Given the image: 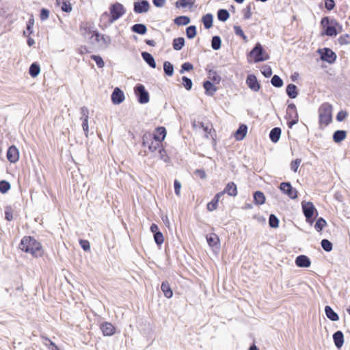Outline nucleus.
I'll use <instances>...</instances> for the list:
<instances>
[{
	"instance_id": "obj_19",
	"label": "nucleus",
	"mask_w": 350,
	"mask_h": 350,
	"mask_svg": "<svg viewBox=\"0 0 350 350\" xmlns=\"http://www.w3.org/2000/svg\"><path fill=\"white\" fill-rule=\"evenodd\" d=\"M224 191V193H226L228 195L234 197L237 195V185L234 183L230 182L226 185Z\"/></svg>"
},
{
	"instance_id": "obj_30",
	"label": "nucleus",
	"mask_w": 350,
	"mask_h": 350,
	"mask_svg": "<svg viewBox=\"0 0 350 350\" xmlns=\"http://www.w3.org/2000/svg\"><path fill=\"white\" fill-rule=\"evenodd\" d=\"M203 86L205 89L206 93L208 95H213L217 90L215 86L209 81H205Z\"/></svg>"
},
{
	"instance_id": "obj_44",
	"label": "nucleus",
	"mask_w": 350,
	"mask_h": 350,
	"mask_svg": "<svg viewBox=\"0 0 350 350\" xmlns=\"http://www.w3.org/2000/svg\"><path fill=\"white\" fill-rule=\"evenodd\" d=\"M271 84L276 87V88H280L283 85V81L281 79V78L278 75H274L271 80Z\"/></svg>"
},
{
	"instance_id": "obj_53",
	"label": "nucleus",
	"mask_w": 350,
	"mask_h": 350,
	"mask_svg": "<svg viewBox=\"0 0 350 350\" xmlns=\"http://www.w3.org/2000/svg\"><path fill=\"white\" fill-rule=\"evenodd\" d=\"M183 85L186 88V90H189L192 87V81L190 79L187 77H183Z\"/></svg>"
},
{
	"instance_id": "obj_18",
	"label": "nucleus",
	"mask_w": 350,
	"mask_h": 350,
	"mask_svg": "<svg viewBox=\"0 0 350 350\" xmlns=\"http://www.w3.org/2000/svg\"><path fill=\"white\" fill-rule=\"evenodd\" d=\"M333 340L336 347L340 349L344 344V336L341 331H337L333 335Z\"/></svg>"
},
{
	"instance_id": "obj_37",
	"label": "nucleus",
	"mask_w": 350,
	"mask_h": 350,
	"mask_svg": "<svg viewBox=\"0 0 350 350\" xmlns=\"http://www.w3.org/2000/svg\"><path fill=\"white\" fill-rule=\"evenodd\" d=\"M202 22L206 29H210L213 25V15L207 14L202 17Z\"/></svg>"
},
{
	"instance_id": "obj_62",
	"label": "nucleus",
	"mask_w": 350,
	"mask_h": 350,
	"mask_svg": "<svg viewBox=\"0 0 350 350\" xmlns=\"http://www.w3.org/2000/svg\"><path fill=\"white\" fill-rule=\"evenodd\" d=\"M49 11L45 8L42 9L40 15V19L42 21H45L49 18Z\"/></svg>"
},
{
	"instance_id": "obj_21",
	"label": "nucleus",
	"mask_w": 350,
	"mask_h": 350,
	"mask_svg": "<svg viewBox=\"0 0 350 350\" xmlns=\"http://www.w3.org/2000/svg\"><path fill=\"white\" fill-rule=\"evenodd\" d=\"M57 5L61 7L62 11L70 12L72 6L68 0H56Z\"/></svg>"
},
{
	"instance_id": "obj_20",
	"label": "nucleus",
	"mask_w": 350,
	"mask_h": 350,
	"mask_svg": "<svg viewBox=\"0 0 350 350\" xmlns=\"http://www.w3.org/2000/svg\"><path fill=\"white\" fill-rule=\"evenodd\" d=\"M247 127L245 124H241L234 134V137L237 140H242L246 135Z\"/></svg>"
},
{
	"instance_id": "obj_17",
	"label": "nucleus",
	"mask_w": 350,
	"mask_h": 350,
	"mask_svg": "<svg viewBox=\"0 0 350 350\" xmlns=\"http://www.w3.org/2000/svg\"><path fill=\"white\" fill-rule=\"evenodd\" d=\"M206 241L208 244L211 247L219 248V239L218 236L214 233L210 234L206 236Z\"/></svg>"
},
{
	"instance_id": "obj_64",
	"label": "nucleus",
	"mask_w": 350,
	"mask_h": 350,
	"mask_svg": "<svg viewBox=\"0 0 350 350\" xmlns=\"http://www.w3.org/2000/svg\"><path fill=\"white\" fill-rule=\"evenodd\" d=\"M80 245L85 251H89L90 250V243L85 240H81Z\"/></svg>"
},
{
	"instance_id": "obj_14",
	"label": "nucleus",
	"mask_w": 350,
	"mask_h": 350,
	"mask_svg": "<svg viewBox=\"0 0 350 350\" xmlns=\"http://www.w3.org/2000/svg\"><path fill=\"white\" fill-rule=\"evenodd\" d=\"M295 264L299 267H309L311 262L308 256L300 255L296 258Z\"/></svg>"
},
{
	"instance_id": "obj_46",
	"label": "nucleus",
	"mask_w": 350,
	"mask_h": 350,
	"mask_svg": "<svg viewBox=\"0 0 350 350\" xmlns=\"http://www.w3.org/2000/svg\"><path fill=\"white\" fill-rule=\"evenodd\" d=\"M326 221L323 218H319L317 219L314 228L317 231L320 232L323 230V228L325 226Z\"/></svg>"
},
{
	"instance_id": "obj_27",
	"label": "nucleus",
	"mask_w": 350,
	"mask_h": 350,
	"mask_svg": "<svg viewBox=\"0 0 350 350\" xmlns=\"http://www.w3.org/2000/svg\"><path fill=\"white\" fill-rule=\"evenodd\" d=\"M280 135L281 129L278 127H275L271 131L269 137L273 142L276 143L279 140Z\"/></svg>"
},
{
	"instance_id": "obj_43",
	"label": "nucleus",
	"mask_w": 350,
	"mask_h": 350,
	"mask_svg": "<svg viewBox=\"0 0 350 350\" xmlns=\"http://www.w3.org/2000/svg\"><path fill=\"white\" fill-rule=\"evenodd\" d=\"M195 2V0H178L176 3L177 7L186 8L187 6H191Z\"/></svg>"
},
{
	"instance_id": "obj_47",
	"label": "nucleus",
	"mask_w": 350,
	"mask_h": 350,
	"mask_svg": "<svg viewBox=\"0 0 350 350\" xmlns=\"http://www.w3.org/2000/svg\"><path fill=\"white\" fill-rule=\"evenodd\" d=\"M10 189V183L6 180L0 181V192L2 193H7Z\"/></svg>"
},
{
	"instance_id": "obj_5",
	"label": "nucleus",
	"mask_w": 350,
	"mask_h": 350,
	"mask_svg": "<svg viewBox=\"0 0 350 350\" xmlns=\"http://www.w3.org/2000/svg\"><path fill=\"white\" fill-rule=\"evenodd\" d=\"M286 113L287 124L289 128H292L299 121L298 113L294 104L291 103L288 105Z\"/></svg>"
},
{
	"instance_id": "obj_52",
	"label": "nucleus",
	"mask_w": 350,
	"mask_h": 350,
	"mask_svg": "<svg viewBox=\"0 0 350 350\" xmlns=\"http://www.w3.org/2000/svg\"><path fill=\"white\" fill-rule=\"evenodd\" d=\"M154 239L156 243L159 245H161L164 241L163 235L161 232L155 233L154 234Z\"/></svg>"
},
{
	"instance_id": "obj_55",
	"label": "nucleus",
	"mask_w": 350,
	"mask_h": 350,
	"mask_svg": "<svg viewBox=\"0 0 350 350\" xmlns=\"http://www.w3.org/2000/svg\"><path fill=\"white\" fill-rule=\"evenodd\" d=\"M301 160L300 159H297L294 161H293L291 163V169L294 172H296L297 171V169L301 163Z\"/></svg>"
},
{
	"instance_id": "obj_22",
	"label": "nucleus",
	"mask_w": 350,
	"mask_h": 350,
	"mask_svg": "<svg viewBox=\"0 0 350 350\" xmlns=\"http://www.w3.org/2000/svg\"><path fill=\"white\" fill-rule=\"evenodd\" d=\"M142 56L144 60L152 68H156V63L152 55L148 52H143Z\"/></svg>"
},
{
	"instance_id": "obj_58",
	"label": "nucleus",
	"mask_w": 350,
	"mask_h": 350,
	"mask_svg": "<svg viewBox=\"0 0 350 350\" xmlns=\"http://www.w3.org/2000/svg\"><path fill=\"white\" fill-rule=\"evenodd\" d=\"M262 73L266 77H269L272 75V70L270 66H265L262 68Z\"/></svg>"
},
{
	"instance_id": "obj_6",
	"label": "nucleus",
	"mask_w": 350,
	"mask_h": 350,
	"mask_svg": "<svg viewBox=\"0 0 350 350\" xmlns=\"http://www.w3.org/2000/svg\"><path fill=\"white\" fill-rule=\"evenodd\" d=\"M135 92L137 96L139 103L145 104L149 101V94L146 91L145 88L142 84H138L135 88Z\"/></svg>"
},
{
	"instance_id": "obj_59",
	"label": "nucleus",
	"mask_w": 350,
	"mask_h": 350,
	"mask_svg": "<svg viewBox=\"0 0 350 350\" xmlns=\"http://www.w3.org/2000/svg\"><path fill=\"white\" fill-rule=\"evenodd\" d=\"M81 120L89 118V110L86 107H82L81 108Z\"/></svg>"
},
{
	"instance_id": "obj_48",
	"label": "nucleus",
	"mask_w": 350,
	"mask_h": 350,
	"mask_svg": "<svg viewBox=\"0 0 350 350\" xmlns=\"http://www.w3.org/2000/svg\"><path fill=\"white\" fill-rule=\"evenodd\" d=\"M269 224L271 228H278L279 225L278 219L273 214L269 216Z\"/></svg>"
},
{
	"instance_id": "obj_63",
	"label": "nucleus",
	"mask_w": 350,
	"mask_h": 350,
	"mask_svg": "<svg viewBox=\"0 0 350 350\" xmlns=\"http://www.w3.org/2000/svg\"><path fill=\"white\" fill-rule=\"evenodd\" d=\"M325 6L328 10H332L335 6L334 0H325Z\"/></svg>"
},
{
	"instance_id": "obj_41",
	"label": "nucleus",
	"mask_w": 350,
	"mask_h": 350,
	"mask_svg": "<svg viewBox=\"0 0 350 350\" xmlns=\"http://www.w3.org/2000/svg\"><path fill=\"white\" fill-rule=\"evenodd\" d=\"M218 19L221 21H226L229 18V13L226 10H219L217 13Z\"/></svg>"
},
{
	"instance_id": "obj_13",
	"label": "nucleus",
	"mask_w": 350,
	"mask_h": 350,
	"mask_svg": "<svg viewBox=\"0 0 350 350\" xmlns=\"http://www.w3.org/2000/svg\"><path fill=\"white\" fill-rule=\"evenodd\" d=\"M246 84L254 92H258L260 90V85L255 75H249L246 79Z\"/></svg>"
},
{
	"instance_id": "obj_7",
	"label": "nucleus",
	"mask_w": 350,
	"mask_h": 350,
	"mask_svg": "<svg viewBox=\"0 0 350 350\" xmlns=\"http://www.w3.org/2000/svg\"><path fill=\"white\" fill-rule=\"evenodd\" d=\"M301 206L304 214L306 218L307 221L312 224V221L311 218L314 215V212L317 211L314 206L310 202H303L301 203Z\"/></svg>"
},
{
	"instance_id": "obj_4",
	"label": "nucleus",
	"mask_w": 350,
	"mask_h": 350,
	"mask_svg": "<svg viewBox=\"0 0 350 350\" xmlns=\"http://www.w3.org/2000/svg\"><path fill=\"white\" fill-rule=\"evenodd\" d=\"M250 56L254 58L255 62H263L269 59V55L264 53L262 45L257 43L250 51Z\"/></svg>"
},
{
	"instance_id": "obj_1",
	"label": "nucleus",
	"mask_w": 350,
	"mask_h": 350,
	"mask_svg": "<svg viewBox=\"0 0 350 350\" xmlns=\"http://www.w3.org/2000/svg\"><path fill=\"white\" fill-rule=\"evenodd\" d=\"M20 248L36 257L40 256L42 254L40 243L31 237H24L21 240Z\"/></svg>"
},
{
	"instance_id": "obj_40",
	"label": "nucleus",
	"mask_w": 350,
	"mask_h": 350,
	"mask_svg": "<svg viewBox=\"0 0 350 350\" xmlns=\"http://www.w3.org/2000/svg\"><path fill=\"white\" fill-rule=\"evenodd\" d=\"M40 72V68L39 65H38L37 64L33 63L30 66L29 75L32 77H37L39 75Z\"/></svg>"
},
{
	"instance_id": "obj_61",
	"label": "nucleus",
	"mask_w": 350,
	"mask_h": 350,
	"mask_svg": "<svg viewBox=\"0 0 350 350\" xmlns=\"http://www.w3.org/2000/svg\"><path fill=\"white\" fill-rule=\"evenodd\" d=\"M347 117V113L345 111H340L338 113L336 116V119L338 121H343Z\"/></svg>"
},
{
	"instance_id": "obj_45",
	"label": "nucleus",
	"mask_w": 350,
	"mask_h": 350,
	"mask_svg": "<svg viewBox=\"0 0 350 350\" xmlns=\"http://www.w3.org/2000/svg\"><path fill=\"white\" fill-rule=\"evenodd\" d=\"M186 34L188 38H193L196 35V27L193 25L188 27L186 29Z\"/></svg>"
},
{
	"instance_id": "obj_15",
	"label": "nucleus",
	"mask_w": 350,
	"mask_h": 350,
	"mask_svg": "<svg viewBox=\"0 0 350 350\" xmlns=\"http://www.w3.org/2000/svg\"><path fill=\"white\" fill-rule=\"evenodd\" d=\"M338 23L332 20L330 22V25H328L325 29V34L328 36H336L338 33L336 30V26H338Z\"/></svg>"
},
{
	"instance_id": "obj_26",
	"label": "nucleus",
	"mask_w": 350,
	"mask_h": 350,
	"mask_svg": "<svg viewBox=\"0 0 350 350\" xmlns=\"http://www.w3.org/2000/svg\"><path fill=\"white\" fill-rule=\"evenodd\" d=\"M166 135V131L164 127H159L157 129L156 133L154 135L153 139H157L162 142Z\"/></svg>"
},
{
	"instance_id": "obj_28",
	"label": "nucleus",
	"mask_w": 350,
	"mask_h": 350,
	"mask_svg": "<svg viewBox=\"0 0 350 350\" xmlns=\"http://www.w3.org/2000/svg\"><path fill=\"white\" fill-rule=\"evenodd\" d=\"M347 136V133L345 131L338 130L334 132L333 135V139L336 143H339L344 140Z\"/></svg>"
},
{
	"instance_id": "obj_16",
	"label": "nucleus",
	"mask_w": 350,
	"mask_h": 350,
	"mask_svg": "<svg viewBox=\"0 0 350 350\" xmlns=\"http://www.w3.org/2000/svg\"><path fill=\"white\" fill-rule=\"evenodd\" d=\"M100 329L104 336H111L115 332L114 326L108 322L103 323L100 326Z\"/></svg>"
},
{
	"instance_id": "obj_25",
	"label": "nucleus",
	"mask_w": 350,
	"mask_h": 350,
	"mask_svg": "<svg viewBox=\"0 0 350 350\" xmlns=\"http://www.w3.org/2000/svg\"><path fill=\"white\" fill-rule=\"evenodd\" d=\"M325 312L327 317L331 321H336L339 319L338 315L332 310L330 306H325Z\"/></svg>"
},
{
	"instance_id": "obj_36",
	"label": "nucleus",
	"mask_w": 350,
	"mask_h": 350,
	"mask_svg": "<svg viewBox=\"0 0 350 350\" xmlns=\"http://www.w3.org/2000/svg\"><path fill=\"white\" fill-rule=\"evenodd\" d=\"M254 199L257 204H263L265 202V197L262 192L256 191L254 194Z\"/></svg>"
},
{
	"instance_id": "obj_2",
	"label": "nucleus",
	"mask_w": 350,
	"mask_h": 350,
	"mask_svg": "<svg viewBox=\"0 0 350 350\" xmlns=\"http://www.w3.org/2000/svg\"><path fill=\"white\" fill-rule=\"evenodd\" d=\"M109 12V14L107 12L103 13L101 15L100 21L107 20L108 24H112L125 14L126 9L122 4L117 2L111 5Z\"/></svg>"
},
{
	"instance_id": "obj_60",
	"label": "nucleus",
	"mask_w": 350,
	"mask_h": 350,
	"mask_svg": "<svg viewBox=\"0 0 350 350\" xmlns=\"http://www.w3.org/2000/svg\"><path fill=\"white\" fill-rule=\"evenodd\" d=\"M180 189H181V184L180 183L175 180H174V191L177 196H180Z\"/></svg>"
},
{
	"instance_id": "obj_31",
	"label": "nucleus",
	"mask_w": 350,
	"mask_h": 350,
	"mask_svg": "<svg viewBox=\"0 0 350 350\" xmlns=\"http://www.w3.org/2000/svg\"><path fill=\"white\" fill-rule=\"evenodd\" d=\"M286 94L291 98H295L297 96V87L294 84H289L286 87Z\"/></svg>"
},
{
	"instance_id": "obj_49",
	"label": "nucleus",
	"mask_w": 350,
	"mask_h": 350,
	"mask_svg": "<svg viewBox=\"0 0 350 350\" xmlns=\"http://www.w3.org/2000/svg\"><path fill=\"white\" fill-rule=\"evenodd\" d=\"M321 246L326 252H330L332 250V243L327 239H323L321 241Z\"/></svg>"
},
{
	"instance_id": "obj_24",
	"label": "nucleus",
	"mask_w": 350,
	"mask_h": 350,
	"mask_svg": "<svg viewBox=\"0 0 350 350\" xmlns=\"http://www.w3.org/2000/svg\"><path fill=\"white\" fill-rule=\"evenodd\" d=\"M161 142L158 141L157 139H154L151 144H148V148L151 152H155L159 150L161 156L162 157V152L163 150L161 148Z\"/></svg>"
},
{
	"instance_id": "obj_3",
	"label": "nucleus",
	"mask_w": 350,
	"mask_h": 350,
	"mask_svg": "<svg viewBox=\"0 0 350 350\" xmlns=\"http://www.w3.org/2000/svg\"><path fill=\"white\" fill-rule=\"evenodd\" d=\"M332 107L327 103H323L319 109V124L328 125L332 121Z\"/></svg>"
},
{
	"instance_id": "obj_34",
	"label": "nucleus",
	"mask_w": 350,
	"mask_h": 350,
	"mask_svg": "<svg viewBox=\"0 0 350 350\" xmlns=\"http://www.w3.org/2000/svg\"><path fill=\"white\" fill-rule=\"evenodd\" d=\"M97 41H101L106 46L111 43V38L108 36L100 35L98 32L94 33Z\"/></svg>"
},
{
	"instance_id": "obj_11",
	"label": "nucleus",
	"mask_w": 350,
	"mask_h": 350,
	"mask_svg": "<svg viewBox=\"0 0 350 350\" xmlns=\"http://www.w3.org/2000/svg\"><path fill=\"white\" fill-rule=\"evenodd\" d=\"M7 158L10 163H16L19 159V151L15 146H11L7 152Z\"/></svg>"
},
{
	"instance_id": "obj_33",
	"label": "nucleus",
	"mask_w": 350,
	"mask_h": 350,
	"mask_svg": "<svg viewBox=\"0 0 350 350\" xmlns=\"http://www.w3.org/2000/svg\"><path fill=\"white\" fill-rule=\"evenodd\" d=\"M132 31L139 34H145L147 31V28L144 24H135L132 27Z\"/></svg>"
},
{
	"instance_id": "obj_35",
	"label": "nucleus",
	"mask_w": 350,
	"mask_h": 350,
	"mask_svg": "<svg viewBox=\"0 0 350 350\" xmlns=\"http://www.w3.org/2000/svg\"><path fill=\"white\" fill-rule=\"evenodd\" d=\"M190 23V18L186 16H178L174 19V23L177 25H187Z\"/></svg>"
},
{
	"instance_id": "obj_54",
	"label": "nucleus",
	"mask_w": 350,
	"mask_h": 350,
	"mask_svg": "<svg viewBox=\"0 0 350 350\" xmlns=\"http://www.w3.org/2000/svg\"><path fill=\"white\" fill-rule=\"evenodd\" d=\"M193 68V65L189 62H185L182 64L181 69L180 70V73H183L185 71H189Z\"/></svg>"
},
{
	"instance_id": "obj_38",
	"label": "nucleus",
	"mask_w": 350,
	"mask_h": 350,
	"mask_svg": "<svg viewBox=\"0 0 350 350\" xmlns=\"http://www.w3.org/2000/svg\"><path fill=\"white\" fill-rule=\"evenodd\" d=\"M34 25V20L30 18L27 23V29L23 31V35L26 37H29L33 33V27Z\"/></svg>"
},
{
	"instance_id": "obj_57",
	"label": "nucleus",
	"mask_w": 350,
	"mask_h": 350,
	"mask_svg": "<svg viewBox=\"0 0 350 350\" xmlns=\"http://www.w3.org/2000/svg\"><path fill=\"white\" fill-rule=\"evenodd\" d=\"M92 59L96 62L99 68H103L104 66L105 63L100 56L93 55H92Z\"/></svg>"
},
{
	"instance_id": "obj_23",
	"label": "nucleus",
	"mask_w": 350,
	"mask_h": 350,
	"mask_svg": "<svg viewBox=\"0 0 350 350\" xmlns=\"http://www.w3.org/2000/svg\"><path fill=\"white\" fill-rule=\"evenodd\" d=\"M164 296L167 298H171L173 295L172 290L167 282H163L161 286Z\"/></svg>"
},
{
	"instance_id": "obj_10",
	"label": "nucleus",
	"mask_w": 350,
	"mask_h": 350,
	"mask_svg": "<svg viewBox=\"0 0 350 350\" xmlns=\"http://www.w3.org/2000/svg\"><path fill=\"white\" fill-rule=\"evenodd\" d=\"M134 12L137 14L146 13L150 10V3L146 0H142L134 3Z\"/></svg>"
},
{
	"instance_id": "obj_12",
	"label": "nucleus",
	"mask_w": 350,
	"mask_h": 350,
	"mask_svg": "<svg viewBox=\"0 0 350 350\" xmlns=\"http://www.w3.org/2000/svg\"><path fill=\"white\" fill-rule=\"evenodd\" d=\"M124 92L119 88H116L111 94V101L115 105H119L124 100Z\"/></svg>"
},
{
	"instance_id": "obj_50",
	"label": "nucleus",
	"mask_w": 350,
	"mask_h": 350,
	"mask_svg": "<svg viewBox=\"0 0 350 350\" xmlns=\"http://www.w3.org/2000/svg\"><path fill=\"white\" fill-rule=\"evenodd\" d=\"M234 31L236 35L241 36L245 41H247V38L245 35L241 27L237 25L234 26Z\"/></svg>"
},
{
	"instance_id": "obj_8",
	"label": "nucleus",
	"mask_w": 350,
	"mask_h": 350,
	"mask_svg": "<svg viewBox=\"0 0 350 350\" xmlns=\"http://www.w3.org/2000/svg\"><path fill=\"white\" fill-rule=\"evenodd\" d=\"M280 190L291 199L297 197V191L293 188L289 183H282L280 185Z\"/></svg>"
},
{
	"instance_id": "obj_56",
	"label": "nucleus",
	"mask_w": 350,
	"mask_h": 350,
	"mask_svg": "<svg viewBox=\"0 0 350 350\" xmlns=\"http://www.w3.org/2000/svg\"><path fill=\"white\" fill-rule=\"evenodd\" d=\"M217 204H218V201H217V200L213 198V200L211 202H210L209 203H208V204H207L208 211H213L215 210L217 207Z\"/></svg>"
},
{
	"instance_id": "obj_9",
	"label": "nucleus",
	"mask_w": 350,
	"mask_h": 350,
	"mask_svg": "<svg viewBox=\"0 0 350 350\" xmlns=\"http://www.w3.org/2000/svg\"><path fill=\"white\" fill-rule=\"evenodd\" d=\"M318 51L322 60L328 63H333L336 60V55L330 49L324 48Z\"/></svg>"
},
{
	"instance_id": "obj_29",
	"label": "nucleus",
	"mask_w": 350,
	"mask_h": 350,
	"mask_svg": "<svg viewBox=\"0 0 350 350\" xmlns=\"http://www.w3.org/2000/svg\"><path fill=\"white\" fill-rule=\"evenodd\" d=\"M41 338L42 343L47 347L49 350H60L58 347L47 337L42 336Z\"/></svg>"
},
{
	"instance_id": "obj_39",
	"label": "nucleus",
	"mask_w": 350,
	"mask_h": 350,
	"mask_svg": "<svg viewBox=\"0 0 350 350\" xmlns=\"http://www.w3.org/2000/svg\"><path fill=\"white\" fill-rule=\"evenodd\" d=\"M163 70L167 76H172L174 74V66L170 62H165L163 64Z\"/></svg>"
},
{
	"instance_id": "obj_32",
	"label": "nucleus",
	"mask_w": 350,
	"mask_h": 350,
	"mask_svg": "<svg viewBox=\"0 0 350 350\" xmlns=\"http://www.w3.org/2000/svg\"><path fill=\"white\" fill-rule=\"evenodd\" d=\"M173 48L176 51H180L185 45V39L183 38H175L173 40Z\"/></svg>"
},
{
	"instance_id": "obj_51",
	"label": "nucleus",
	"mask_w": 350,
	"mask_h": 350,
	"mask_svg": "<svg viewBox=\"0 0 350 350\" xmlns=\"http://www.w3.org/2000/svg\"><path fill=\"white\" fill-rule=\"evenodd\" d=\"M5 217L8 221L13 219V210L11 206H6L5 208Z\"/></svg>"
},
{
	"instance_id": "obj_42",
	"label": "nucleus",
	"mask_w": 350,
	"mask_h": 350,
	"mask_svg": "<svg viewBox=\"0 0 350 350\" xmlns=\"http://www.w3.org/2000/svg\"><path fill=\"white\" fill-rule=\"evenodd\" d=\"M221 38L219 36H213L211 41V46L214 50H218L221 47Z\"/></svg>"
}]
</instances>
